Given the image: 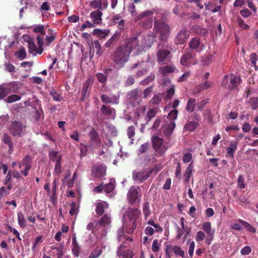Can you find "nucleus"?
Segmentation results:
<instances>
[{"instance_id":"09e8293b","label":"nucleus","mask_w":258,"mask_h":258,"mask_svg":"<svg viewBox=\"0 0 258 258\" xmlns=\"http://www.w3.org/2000/svg\"><path fill=\"white\" fill-rule=\"evenodd\" d=\"M109 32L108 30H101L98 29H95L94 30V33L97 34L101 38H104L106 37L109 34Z\"/></svg>"},{"instance_id":"9b49d317","label":"nucleus","mask_w":258,"mask_h":258,"mask_svg":"<svg viewBox=\"0 0 258 258\" xmlns=\"http://www.w3.org/2000/svg\"><path fill=\"white\" fill-rule=\"evenodd\" d=\"M141 92L138 89H133L127 93L126 98L130 102L133 101L135 105L139 104L142 101L140 96Z\"/></svg>"},{"instance_id":"79ce46f5","label":"nucleus","mask_w":258,"mask_h":258,"mask_svg":"<svg viewBox=\"0 0 258 258\" xmlns=\"http://www.w3.org/2000/svg\"><path fill=\"white\" fill-rule=\"evenodd\" d=\"M139 25L144 28H150L152 26V21L150 18H146L145 20L140 21Z\"/></svg>"},{"instance_id":"ea45409f","label":"nucleus","mask_w":258,"mask_h":258,"mask_svg":"<svg viewBox=\"0 0 258 258\" xmlns=\"http://www.w3.org/2000/svg\"><path fill=\"white\" fill-rule=\"evenodd\" d=\"M61 160V156L59 155L56 159L55 165L54 166V173L56 174H60L62 172Z\"/></svg>"},{"instance_id":"864d4df0","label":"nucleus","mask_w":258,"mask_h":258,"mask_svg":"<svg viewBox=\"0 0 258 258\" xmlns=\"http://www.w3.org/2000/svg\"><path fill=\"white\" fill-rule=\"evenodd\" d=\"M258 60V55L255 53H252L250 55V60L252 63L255 70H258V67L256 65V61Z\"/></svg>"},{"instance_id":"e433bc0d","label":"nucleus","mask_w":258,"mask_h":258,"mask_svg":"<svg viewBox=\"0 0 258 258\" xmlns=\"http://www.w3.org/2000/svg\"><path fill=\"white\" fill-rule=\"evenodd\" d=\"M92 47L93 49V53L94 52V49L95 48L96 50V54L99 56H101L103 53V50L98 40H95L92 42Z\"/></svg>"},{"instance_id":"a211bd4d","label":"nucleus","mask_w":258,"mask_h":258,"mask_svg":"<svg viewBox=\"0 0 258 258\" xmlns=\"http://www.w3.org/2000/svg\"><path fill=\"white\" fill-rule=\"evenodd\" d=\"M188 47L191 50H195L196 52H200L203 47V44L200 42V38L195 37L188 43Z\"/></svg>"},{"instance_id":"c756f323","label":"nucleus","mask_w":258,"mask_h":258,"mask_svg":"<svg viewBox=\"0 0 258 258\" xmlns=\"http://www.w3.org/2000/svg\"><path fill=\"white\" fill-rule=\"evenodd\" d=\"M102 13L99 10H97L91 13L90 17L93 19L94 24H98L100 23Z\"/></svg>"},{"instance_id":"dca6fc26","label":"nucleus","mask_w":258,"mask_h":258,"mask_svg":"<svg viewBox=\"0 0 258 258\" xmlns=\"http://www.w3.org/2000/svg\"><path fill=\"white\" fill-rule=\"evenodd\" d=\"M175 127V123L173 120L167 121L162 125V131L164 135L169 138Z\"/></svg>"},{"instance_id":"c85d7f7f","label":"nucleus","mask_w":258,"mask_h":258,"mask_svg":"<svg viewBox=\"0 0 258 258\" xmlns=\"http://www.w3.org/2000/svg\"><path fill=\"white\" fill-rule=\"evenodd\" d=\"M121 36L120 31H115L111 37L106 42L105 46L110 47L120 39Z\"/></svg>"},{"instance_id":"c03bdc74","label":"nucleus","mask_w":258,"mask_h":258,"mask_svg":"<svg viewBox=\"0 0 258 258\" xmlns=\"http://www.w3.org/2000/svg\"><path fill=\"white\" fill-rule=\"evenodd\" d=\"M97 81L104 86L107 82V77L105 74L101 73H97L96 74Z\"/></svg>"},{"instance_id":"6e6552de","label":"nucleus","mask_w":258,"mask_h":258,"mask_svg":"<svg viewBox=\"0 0 258 258\" xmlns=\"http://www.w3.org/2000/svg\"><path fill=\"white\" fill-rule=\"evenodd\" d=\"M88 135L90 139L89 145L91 147V149L93 150L100 147V140L97 132L94 127L92 128Z\"/></svg>"},{"instance_id":"b1692460","label":"nucleus","mask_w":258,"mask_h":258,"mask_svg":"<svg viewBox=\"0 0 258 258\" xmlns=\"http://www.w3.org/2000/svg\"><path fill=\"white\" fill-rule=\"evenodd\" d=\"M106 169V167L102 164L97 165L93 168L95 176L100 178L105 175Z\"/></svg>"},{"instance_id":"20e7f679","label":"nucleus","mask_w":258,"mask_h":258,"mask_svg":"<svg viewBox=\"0 0 258 258\" xmlns=\"http://www.w3.org/2000/svg\"><path fill=\"white\" fill-rule=\"evenodd\" d=\"M241 82V79L239 76L233 74L230 76L225 75L222 81V86L230 90H234L237 88Z\"/></svg>"},{"instance_id":"f03ea898","label":"nucleus","mask_w":258,"mask_h":258,"mask_svg":"<svg viewBox=\"0 0 258 258\" xmlns=\"http://www.w3.org/2000/svg\"><path fill=\"white\" fill-rule=\"evenodd\" d=\"M130 54L128 51L120 45L113 53L112 59L116 64L121 68L128 61Z\"/></svg>"},{"instance_id":"4468645a","label":"nucleus","mask_w":258,"mask_h":258,"mask_svg":"<svg viewBox=\"0 0 258 258\" xmlns=\"http://www.w3.org/2000/svg\"><path fill=\"white\" fill-rule=\"evenodd\" d=\"M139 44V40L137 36L130 37L126 39L125 43L121 46L131 53L133 49L135 48Z\"/></svg>"},{"instance_id":"69168bd1","label":"nucleus","mask_w":258,"mask_h":258,"mask_svg":"<svg viewBox=\"0 0 258 258\" xmlns=\"http://www.w3.org/2000/svg\"><path fill=\"white\" fill-rule=\"evenodd\" d=\"M211 86V83L209 82L206 81L205 83L200 84L197 86V88L198 89L199 91L202 90L207 89L210 88Z\"/></svg>"},{"instance_id":"f257e3e1","label":"nucleus","mask_w":258,"mask_h":258,"mask_svg":"<svg viewBox=\"0 0 258 258\" xmlns=\"http://www.w3.org/2000/svg\"><path fill=\"white\" fill-rule=\"evenodd\" d=\"M154 30L158 35L159 40L164 42L169 38L171 32L169 25L163 19L154 20Z\"/></svg>"},{"instance_id":"7ed1b4c3","label":"nucleus","mask_w":258,"mask_h":258,"mask_svg":"<svg viewBox=\"0 0 258 258\" xmlns=\"http://www.w3.org/2000/svg\"><path fill=\"white\" fill-rule=\"evenodd\" d=\"M23 38L25 40H26V38L28 39L27 41L28 44L29 53H32L34 52H36L37 53L39 54H41L42 53L43 51V46L44 43L43 38L42 37L39 35L36 37V39L37 40V44L38 45V47H36L33 38H30L27 35H23Z\"/></svg>"},{"instance_id":"2f4dec72","label":"nucleus","mask_w":258,"mask_h":258,"mask_svg":"<svg viewBox=\"0 0 258 258\" xmlns=\"http://www.w3.org/2000/svg\"><path fill=\"white\" fill-rule=\"evenodd\" d=\"M17 220L19 226L21 228H24L27 224L26 220L22 212L19 211L17 213Z\"/></svg>"},{"instance_id":"4be33fe9","label":"nucleus","mask_w":258,"mask_h":258,"mask_svg":"<svg viewBox=\"0 0 258 258\" xmlns=\"http://www.w3.org/2000/svg\"><path fill=\"white\" fill-rule=\"evenodd\" d=\"M90 6L94 9L98 8L100 11L103 10L107 8L108 2L107 0H94L91 2Z\"/></svg>"},{"instance_id":"49530a36","label":"nucleus","mask_w":258,"mask_h":258,"mask_svg":"<svg viewBox=\"0 0 258 258\" xmlns=\"http://www.w3.org/2000/svg\"><path fill=\"white\" fill-rule=\"evenodd\" d=\"M101 248L97 247L90 253L89 258H97L101 255Z\"/></svg>"},{"instance_id":"ddd939ff","label":"nucleus","mask_w":258,"mask_h":258,"mask_svg":"<svg viewBox=\"0 0 258 258\" xmlns=\"http://www.w3.org/2000/svg\"><path fill=\"white\" fill-rule=\"evenodd\" d=\"M23 127V124L21 122L15 121L12 123L10 126V133L14 137L20 136L22 132Z\"/></svg>"},{"instance_id":"bf43d9fd","label":"nucleus","mask_w":258,"mask_h":258,"mask_svg":"<svg viewBox=\"0 0 258 258\" xmlns=\"http://www.w3.org/2000/svg\"><path fill=\"white\" fill-rule=\"evenodd\" d=\"M178 114V110L176 109H173L169 113L167 118L169 120H173L176 119Z\"/></svg>"},{"instance_id":"0eeeda50","label":"nucleus","mask_w":258,"mask_h":258,"mask_svg":"<svg viewBox=\"0 0 258 258\" xmlns=\"http://www.w3.org/2000/svg\"><path fill=\"white\" fill-rule=\"evenodd\" d=\"M161 44H158V50L157 52V60L159 63H163L165 61H168L169 55L170 51L164 45L159 48Z\"/></svg>"},{"instance_id":"4d7b16f0","label":"nucleus","mask_w":258,"mask_h":258,"mask_svg":"<svg viewBox=\"0 0 258 258\" xmlns=\"http://www.w3.org/2000/svg\"><path fill=\"white\" fill-rule=\"evenodd\" d=\"M50 95L53 97V100L55 101H60L62 99V97H60V95L53 88L50 91Z\"/></svg>"},{"instance_id":"a18cd8bd","label":"nucleus","mask_w":258,"mask_h":258,"mask_svg":"<svg viewBox=\"0 0 258 258\" xmlns=\"http://www.w3.org/2000/svg\"><path fill=\"white\" fill-rule=\"evenodd\" d=\"M117 239L119 241H121L123 239L128 240L130 241H132V239L129 237L126 238L122 228H120L117 231Z\"/></svg>"},{"instance_id":"4c0bfd02","label":"nucleus","mask_w":258,"mask_h":258,"mask_svg":"<svg viewBox=\"0 0 258 258\" xmlns=\"http://www.w3.org/2000/svg\"><path fill=\"white\" fill-rule=\"evenodd\" d=\"M153 12L152 11L147 10L139 14L135 19V21H142L144 18H147L149 16L152 15Z\"/></svg>"},{"instance_id":"0e129e2a","label":"nucleus","mask_w":258,"mask_h":258,"mask_svg":"<svg viewBox=\"0 0 258 258\" xmlns=\"http://www.w3.org/2000/svg\"><path fill=\"white\" fill-rule=\"evenodd\" d=\"M114 184L113 183L109 182L104 186V190L106 193H110L114 189Z\"/></svg>"},{"instance_id":"58836bf2","label":"nucleus","mask_w":258,"mask_h":258,"mask_svg":"<svg viewBox=\"0 0 258 258\" xmlns=\"http://www.w3.org/2000/svg\"><path fill=\"white\" fill-rule=\"evenodd\" d=\"M172 251L173 252L176 256H181L182 258L185 257V254L184 251L179 246H172Z\"/></svg>"},{"instance_id":"bb28decb","label":"nucleus","mask_w":258,"mask_h":258,"mask_svg":"<svg viewBox=\"0 0 258 258\" xmlns=\"http://www.w3.org/2000/svg\"><path fill=\"white\" fill-rule=\"evenodd\" d=\"M189 36L188 32L185 29H182L177 34L176 39L178 43H183Z\"/></svg>"},{"instance_id":"603ef678","label":"nucleus","mask_w":258,"mask_h":258,"mask_svg":"<svg viewBox=\"0 0 258 258\" xmlns=\"http://www.w3.org/2000/svg\"><path fill=\"white\" fill-rule=\"evenodd\" d=\"M63 246L61 244L59 247L51 246V249L57 251L56 256L57 258H61L63 255Z\"/></svg>"},{"instance_id":"2eb2a0df","label":"nucleus","mask_w":258,"mask_h":258,"mask_svg":"<svg viewBox=\"0 0 258 258\" xmlns=\"http://www.w3.org/2000/svg\"><path fill=\"white\" fill-rule=\"evenodd\" d=\"M140 189L139 187H136L133 186H132L127 193V198L130 203L134 204L137 201L138 202L140 201V199L138 198L139 190Z\"/></svg>"},{"instance_id":"f8f14e48","label":"nucleus","mask_w":258,"mask_h":258,"mask_svg":"<svg viewBox=\"0 0 258 258\" xmlns=\"http://www.w3.org/2000/svg\"><path fill=\"white\" fill-rule=\"evenodd\" d=\"M202 229L207 234L206 239V243L210 244L211 241L214 238V230H212L211 228V224L210 222H206L202 225Z\"/></svg>"},{"instance_id":"6e6d98bb","label":"nucleus","mask_w":258,"mask_h":258,"mask_svg":"<svg viewBox=\"0 0 258 258\" xmlns=\"http://www.w3.org/2000/svg\"><path fill=\"white\" fill-rule=\"evenodd\" d=\"M21 97L19 95L14 94L9 96L6 99V101L11 103L20 100Z\"/></svg>"},{"instance_id":"13d9d810","label":"nucleus","mask_w":258,"mask_h":258,"mask_svg":"<svg viewBox=\"0 0 258 258\" xmlns=\"http://www.w3.org/2000/svg\"><path fill=\"white\" fill-rule=\"evenodd\" d=\"M143 213H144V215L145 216V218H146L151 214L150 210V208H149V203L147 202H145L143 204Z\"/></svg>"},{"instance_id":"7c9ffc66","label":"nucleus","mask_w":258,"mask_h":258,"mask_svg":"<svg viewBox=\"0 0 258 258\" xmlns=\"http://www.w3.org/2000/svg\"><path fill=\"white\" fill-rule=\"evenodd\" d=\"M152 140L154 149L156 151H158L163 144V140L156 136L153 137Z\"/></svg>"},{"instance_id":"8fccbe9b","label":"nucleus","mask_w":258,"mask_h":258,"mask_svg":"<svg viewBox=\"0 0 258 258\" xmlns=\"http://www.w3.org/2000/svg\"><path fill=\"white\" fill-rule=\"evenodd\" d=\"M15 55L20 60H23L26 57L25 49L24 47L20 48L19 51L16 52Z\"/></svg>"},{"instance_id":"a878e982","label":"nucleus","mask_w":258,"mask_h":258,"mask_svg":"<svg viewBox=\"0 0 258 258\" xmlns=\"http://www.w3.org/2000/svg\"><path fill=\"white\" fill-rule=\"evenodd\" d=\"M90 81L87 80L84 84L83 85L81 93V99L80 101L83 102L85 100V97H88L90 94Z\"/></svg>"},{"instance_id":"a19ab883","label":"nucleus","mask_w":258,"mask_h":258,"mask_svg":"<svg viewBox=\"0 0 258 258\" xmlns=\"http://www.w3.org/2000/svg\"><path fill=\"white\" fill-rule=\"evenodd\" d=\"M238 221L243 225L249 232H251L252 233H255L256 232V229L249 223L241 219H238Z\"/></svg>"},{"instance_id":"72a5a7b5","label":"nucleus","mask_w":258,"mask_h":258,"mask_svg":"<svg viewBox=\"0 0 258 258\" xmlns=\"http://www.w3.org/2000/svg\"><path fill=\"white\" fill-rule=\"evenodd\" d=\"M199 125L198 122L195 121H187L184 126L186 131L191 132L195 130Z\"/></svg>"},{"instance_id":"f3484780","label":"nucleus","mask_w":258,"mask_h":258,"mask_svg":"<svg viewBox=\"0 0 258 258\" xmlns=\"http://www.w3.org/2000/svg\"><path fill=\"white\" fill-rule=\"evenodd\" d=\"M152 170H144L143 171H134L133 172V178L141 182L145 181L150 176Z\"/></svg>"},{"instance_id":"3c124183","label":"nucleus","mask_w":258,"mask_h":258,"mask_svg":"<svg viewBox=\"0 0 258 258\" xmlns=\"http://www.w3.org/2000/svg\"><path fill=\"white\" fill-rule=\"evenodd\" d=\"M33 31L35 33H39L42 36L45 35L46 34L44 27L41 25L34 26L33 28Z\"/></svg>"},{"instance_id":"9d476101","label":"nucleus","mask_w":258,"mask_h":258,"mask_svg":"<svg viewBox=\"0 0 258 258\" xmlns=\"http://www.w3.org/2000/svg\"><path fill=\"white\" fill-rule=\"evenodd\" d=\"M31 157L29 155H26L18 164L19 168H21L23 166H25L24 170L20 172L25 176H28L29 171L31 168Z\"/></svg>"},{"instance_id":"f704fd0d","label":"nucleus","mask_w":258,"mask_h":258,"mask_svg":"<svg viewBox=\"0 0 258 258\" xmlns=\"http://www.w3.org/2000/svg\"><path fill=\"white\" fill-rule=\"evenodd\" d=\"M176 68L173 66H165L159 69L160 72L164 75L175 71Z\"/></svg>"},{"instance_id":"de8ad7c7","label":"nucleus","mask_w":258,"mask_h":258,"mask_svg":"<svg viewBox=\"0 0 258 258\" xmlns=\"http://www.w3.org/2000/svg\"><path fill=\"white\" fill-rule=\"evenodd\" d=\"M162 97L160 94H156L150 100V103L153 105H158L161 102Z\"/></svg>"},{"instance_id":"c9c22d12","label":"nucleus","mask_w":258,"mask_h":258,"mask_svg":"<svg viewBox=\"0 0 258 258\" xmlns=\"http://www.w3.org/2000/svg\"><path fill=\"white\" fill-rule=\"evenodd\" d=\"M196 103L195 99L190 98L187 101V104L185 107V110L190 113L192 112L195 110Z\"/></svg>"},{"instance_id":"e2e57ef3","label":"nucleus","mask_w":258,"mask_h":258,"mask_svg":"<svg viewBox=\"0 0 258 258\" xmlns=\"http://www.w3.org/2000/svg\"><path fill=\"white\" fill-rule=\"evenodd\" d=\"M175 89L173 86L171 87L169 89H167L165 96V98L167 100L170 99L173 95L174 94Z\"/></svg>"},{"instance_id":"5701e85b","label":"nucleus","mask_w":258,"mask_h":258,"mask_svg":"<svg viewBox=\"0 0 258 258\" xmlns=\"http://www.w3.org/2000/svg\"><path fill=\"white\" fill-rule=\"evenodd\" d=\"M3 85L8 95L16 93L19 90V84L14 81L8 84H3Z\"/></svg>"},{"instance_id":"473e14b6","label":"nucleus","mask_w":258,"mask_h":258,"mask_svg":"<svg viewBox=\"0 0 258 258\" xmlns=\"http://www.w3.org/2000/svg\"><path fill=\"white\" fill-rule=\"evenodd\" d=\"M193 172V165L190 163L186 169L185 172L184 173V177L185 178L184 181L188 182Z\"/></svg>"},{"instance_id":"39448f33","label":"nucleus","mask_w":258,"mask_h":258,"mask_svg":"<svg viewBox=\"0 0 258 258\" xmlns=\"http://www.w3.org/2000/svg\"><path fill=\"white\" fill-rule=\"evenodd\" d=\"M140 210L137 208H130L124 215V220H128L131 223L132 231L136 227V221L139 217Z\"/></svg>"},{"instance_id":"393cba45","label":"nucleus","mask_w":258,"mask_h":258,"mask_svg":"<svg viewBox=\"0 0 258 258\" xmlns=\"http://www.w3.org/2000/svg\"><path fill=\"white\" fill-rule=\"evenodd\" d=\"M108 208V204L107 202H98L96 204L95 212L98 216L103 215L105 209Z\"/></svg>"},{"instance_id":"6ab92c4d","label":"nucleus","mask_w":258,"mask_h":258,"mask_svg":"<svg viewBox=\"0 0 258 258\" xmlns=\"http://www.w3.org/2000/svg\"><path fill=\"white\" fill-rule=\"evenodd\" d=\"M111 223V217L109 214H104L101 218L98 221L97 225H99L101 227L105 228L110 227Z\"/></svg>"},{"instance_id":"680f3d73","label":"nucleus","mask_w":258,"mask_h":258,"mask_svg":"<svg viewBox=\"0 0 258 258\" xmlns=\"http://www.w3.org/2000/svg\"><path fill=\"white\" fill-rule=\"evenodd\" d=\"M249 103L253 109H256L258 108V98L253 97L250 98Z\"/></svg>"},{"instance_id":"423d86ee","label":"nucleus","mask_w":258,"mask_h":258,"mask_svg":"<svg viewBox=\"0 0 258 258\" xmlns=\"http://www.w3.org/2000/svg\"><path fill=\"white\" fill-rule=\"evenodd\" d=\"M116 254L119 258H133L134 253L132 249L127 248L126 243L123 242L118 247Z\"/></svg>"},{"instance_id":"052dcab7","label":"nucleus","mask_w":258,"mask_h":258,"mask_svg":"<svg viewBox=\"0 0 258 258\" xmlns=\"http://www.w3.org/2000/svg\"><path fill=\"white\" fill-rule=\"evenodd\" d=\"M149 148V144L148 143H144L142 144L138 150V154L141 155L143 153L146 152Z\"/></svg>"},{"instance_id":"412c9836","label":"nucleus","mask_w":258,"mask_h":258,"mask_svg":"<svg viewBox=\"0 0 258 258\" xmlns=\"http://www.w3.org/2000/svg\"><path fill=\"white\" fill-rule=\"evenodd\" d=\"M100 111L105 116H109L112 118H114L115 116L116 111L115 109L109 105H102L100 107Z\"/></svg>"},{"instance_id":"1a4fd4ad","label":"nucleus","mask_w":258,"mask_h":258,"mask_svg":"<svg viewBox=\"0 0 258 258\" xmlns=\"http://www.w3.org/2000/svg\"><path fill=\"white\" fill-rule=\"evenodd\" d=\"M196 54L191 52L188 51L185 53L180 58V62L181 65L185 67L190 64L195 65L198 62L195 61Z\"/></svg>"},{"instance_id":"5fc2aeb1","label":"nucleus","mask_w":258,"mask_h":258,"mask_svg":"<svg viewBox=\"0 0 258 258\" xmlns=\"http://www.w3.org/2000/svg\"><path fill=\"white\" fill-rule=\"evenodd\" d=\"M245 186L244 177L242 175H239L237 179V187L240 189H243Z\"/></svg>"},{"instance_id":"37998d69","label":"nucleus","mask_w":258,"mask_h":258,"mask_svg":"<svg viewBox=\"0 0 258 258\" xmlns=\"http://www.w3.org/2000/svg\"><path fill=\"white\" fill-rule=\"evenodd\" d=\"M194 30L196 34L201 36H204L208 34V30L206 28L201 27L200 26H195Z\"/></svg>"},{"instance_id":"774afa93","label":"nucleus","mask_w":258,"mask_h":258,"mask_svg":"<svg viewBox=\"0 0 258 258\" xmlns=\"http://www.w3.org/2000/svg\"><path fill=\"white\" fill-rule=\"evenodd\" d=\"M240 15L244 18H248L252 15V12L247 8H244L240 11Z\"/></svg>"},{"instance_id":"cd10ccee","label":"nucleus","mask_w":258,"mask_h":258,"mask_svg":"<svg viewBox=\"0 0 258 258\" xmlns=\"http://www.w3.org/2000/svg\"><path fill=\"white\" fill-rule=\"evenodd\" d=\"M238 143L234 141L230 142L229 147L227 148V157H230L231 158L234 157V153L236 151L237 148Z\"/></svg>"},{"instance_id":"aec40b11","label":"nucleus","mask_w":258,"mask_h":258,"mask_svg":"<svg viewBox=\"0 0 258 258\" xmlns=\"http://www.w3.org/2000/svg\"><path fill=\"white\" fill-rule=\"evenodd\" d=\"M100 98L102 102L105 104H118L119 103V97L116 95L110 97L107 94H102Z\"/></svg>"},{"instance_id":"338daca9","label":"nucleus","mask_w":258,"mask_h":258,"mask_svg":"<svg viewBox=\"0 0 258 258\" xmlns=\"http://www.w3.org/2000/svg\"><path fill=\"white\" fill-rule=\"evenodd\" d=\"M71 210L70 211V214L71 216H74L76 215L78 213V208L76 204L74 202L72 203L71 204Z\"/></svg>"}]
</instances>
